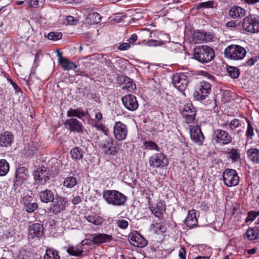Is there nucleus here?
Returning <instances> with one entry per match:
<instances>
[{"mask_svg": "<svg viewBox=\"0 0 259 259\" xmlns=\"http://www.w3.org/2000/svg\"><path fill=\"white\" fill-rule=\"evenodd\" d=\"M194 56L196 59L201 63H207L214 57L213 50L207 46H197L194 50Z\"/></svg>", "mask_w": 259, "mask_h": 259, "instance_id": "nucleus-1", "label": "nucleus"}, {"mask_svg": "<svg viewBox=\"0 0 259 259\" xmlns=\"http://www.w3.org/2000/svg\"><path fill=\"white\" fill-rule=\"evenodd\" d=\"M103 196L107 203L115 206L124 204L126 200L124 194L116 190H106L104 191Z\"/></svg>", "mask_w": 259, "mask_h": 259, "instance_id": "nucleus-2", "label": "nucleus"}, {"mask_svg": "<svg viewBox=\"0 0 259 259\" xmlns=\"http://www.w3.org/2000/svg\"><path fill=\"white\" fill-rule=\"evenodd\" d=\"M246 54V50L243 47L237 45H230L224 51L226 58L235 61L242 60Z\"/></svg>", "mask_w": 259, "mask_h": 259, "instance_id": "nucleus-3", "label": "nucleus"}, {"mask_svg": "<svg viewBox=\"0 0 259 259\" xmlns=\"http://www.w3.org/2000/svg\"><path fill=\"white\" fill-rule=\"evenodd\" d=\"M211 84L210 83L202 81L196 87L194 97L198 100H204L210 94Z\"/></svg>", "mask_w": 259, "mask_h": 259, "instance_id": "nucleus-4", "label": "nucleus"}, {"mask_svg": "<svg viewBox=\"0 0 259 259\" xmlns=\"http://www.w3.org/2000/svg\"><path fill=\"white\" fill-rule=\"evenodd\" d=\"M224 184L227 187L235 186L238 184L239 178L236 170L227 168L223 175Z\"/></svg>", "mask_w": 259, "mask_h": 259, "instance_id": "nucleus-5", "label": "nucleus"}, {"mask_svg": "<svg viewBox=\"0 0 259 259\" xmlns=\"http://www.w3.org/2000/svg\"><path fill=\"white\" fill-rule=\"evenodd\" d=\"M33 177L35 183L40 185H45L50 179V173L44 167L37 168L33 172Z\"/></svg>", "mask_w": 259, "mask_h": 259, "instance_id": "nucleus-6", "label": "nucleus"}, {"mask_svg": "<svg viewBox=\"0 0 259 259\" xmlns=\"http://www.w3.org/2000/svg\"><path fill=\"white\" fill-rule=\"evenodd\" d=\"M172 83L174 86L180 91L186 89L188 83L187 76L183 73H177L172 78Z\"/></svg>", "mask_w": 259, "mask_h": 259, "instance_id": "nucleus-7", "label": "nucleus"}, {"mask_svg": "<svg viewBox=\"0 0 259 259\" xmlns=\"http://www.w3.org/2000/svg\"><path fill=\"white\" fill-rule=\"evenodd\" d=\"M213 140L217 143L223 145L229 144L232 140L231 136L226 131L221 129H217L213 131Z\"/></svg>", "mask_w": 259, "mask_h": 259, "instance_id": "nucleus-8", "label": "nucleus"}, {"mask_svg": "<svg viewBox=\"0 0 259 259\" xmlns=\"http://www.w3.org/2000/svg\"><path fill=\"white\" fill-rule=\"evenodd\" d=\"M128 130L126 125L120 121L115 122L113 126V133L115 138L118 141L124 140L127 135Z\"/></svg>", "mask_w": 259, "mask_h": 259, "instance_id": "nucleus-9", "label": "nucleus"}, {"mask_svg": "<svg viewBox=\"0 0 259 259\" xmlns=\"http://www.w3.org/2000/svg\"><path fill=\"white\" fill-rule=\"evenodd\" d=\"M196 110L191 103H188L184 106L182 110V114L187 123H191L195 118Z\"/></svg>", "mask_w": 259, "mask_h": 259, "instance_id": "nucleus-10", "label": "nucleus"}, {"mask_svg": "<svg viewBox=\"0 0 259 259\" xmlns=\"http://www.w3.org/2000/svg\"><path fill=\"white\" fill-rule=\"evenodd\" d=\"M168 163L166 157L162 153H157L151 156L149 159V164L153 167H162Z\"/></svg>", "mask_w": 259, "mask_h": 259, "instance_id": "nucleus-11", "label": "nucleus"}, {"mask_svg": "<svg viewBox=\"0 0 259 259\" xmlns=\"http://www.w3.org/2000/svg\"><path fill=\"white\" fill-rule=\"evenodd\" d=\"M67 129L72 132L82 133L83 126L81 122L75 118H71L67 119L64 123Z\"/></svg>", "mask_w": 259, "mask_h": 259, "instance_id": "nucleus-12", "label": "nucleus"}, {"mask_svg": "<svg viewBox=\"0 0 259 259\" xmlns=\"http://www.w3.org/2000/svg\"><path fill=\"white\" fill-rule=\"evenodd\" d=\"M128 239L132 245L138 247H145L148 243L147 241L137 231L130 233Z\"/></svg>", "mask_w": 259, "mask_h": 259, "instance_id": "nucleus-13", "label": "nucleus"}, {"mask_svg": "<svg viewBox=\"0 0 259 259\" xmlns=\"http://www.w3.org/2000/svg\"><path fill=\"white\" fill-rule=\"evenodd\" d=\"M122 102L124 107L130 111H135L138 107L136 98L132 95H127L122 98Z\"/></svg>", "mask_w": 259, "mask_h": 259, "instance_id": "nucleus-14", "label": "nucleus"}, {"mask_svg": "<svg viewBox=\"0 0 259 259\" xmlns=\"http://www.w3.org/2000/svg\"><path fill=\"white\" fill-rule=\"evenodd\" d=\"M102 149L106 154L114 155L118 153V148L113 139L108 138L102 145Z\"/></svg>", "mask_w": 259, "mask_h": 259, "instance_id": "nucleus-15", "label": "nucleus"}, {"mask_svg": "<svg viewBox=\"0 0 259 259\" xmlns=\"http://www.w3.org/2000/svg\"><path fill=\"white\" fill-rule=\"evenodd\" d=\"M44 233V228L39 223H35L29 227L28 239H33L35 238L40 237Z\"/></svg>", "mask_w": 259, "mask_h": 259, "instance_id": "nucleus-16", "label": "nucleus"}, {"mask_svg": "<svg viewBox=\"0 0 259 259\" xmlns=\"http://www.w3.org/2000/svg\"><path fill=\"white\" fill-rule=\"evenodd\" d=\"M212 38V36L209 33L200 31H195L193 34L192 41L194 44L202 43L209 41Z\"/></svg>", "mask_w": 259, "mask_h": 259, "instance_id": "nucleus-17", "label": "nucleus"}, {"mask_svg": "<svg viewBox=\"0 0 259 259\" xmlns=\"http://www.w3.org/2000/svg\"><path fill=\"white\" fill-rule=\"evenodd\" d=\"M149 207L152 213L156 217H157L160 220H162L163 212L165 210V206L164 204L161 202H158L156 207H154L153 204L151 203L150 200L148 201Z\"/></svg>", "mask_w": 259, "mask_h": 259, "instance_id": "nucleus-18", "label": "nucleus"}, {"mask_svg": "<svg viewBox=\"0 0 259 259\" xmlns=\"http://www.w3.org/2000/svg\"><path fill=\"white\" fill-rule=\"evenodd\" d=\"M191 139L195 143L201 145L204 137L199 126H194L190 132Z\"/></svg>", "mask_w": 259, "mask_h": 259, "instance_id": "nucleus-19", "label": "nucleus"}, {"mask_svg": "<svg viewBox=\"0 0 259 259\" xmlns=\"http://www.w3.org/2000/svg\"><path fill=\"white\" fill-rule=\"evenodd\" d=\"M67 203L65 198L58 197L56 198L55 204L50 208V210L53 212L58 213L64 210Z\"/></svg>", "mask_w": 259, "mask_h": 259, "instance_id": "nucleus-20", "label": "nucleus"}, {"mask_svg": "<svg viewBox=\"0 0 259 259\" xmlns=\"http://www.w3.org/2000/svg\"><path fill=\"white\" fill-rule=\"evenodd\" d=\"M14 140V136L9 132H5L0 135V146L7 147L11 146Z\"/></svg>", "mask_w": 259, "mask_h": 259, "instance_id": "nucleus-21", "label": "nucleus"}, {"mask_svg": "<svg viewBox=\"0 0 259 259\" xmlns=\"http://www.w3.org/2000/svg\"><path fill=\"white\" fill-rule=\"evenodd\" d=\"M246 11L239 6L232 7L228 12V15L233 19L242 18L245 15Z\"/></svg>", "mask_w": 259, "mask_h": 259, "instance_id": "nucleus-22", "label": "nucleus"}, {"mask_svg": "<svg viewBox=\"0 0 259 259\" xmlns=\"http://www.w3.org/2000/svg\"><path fill=\"white\" fill-rule=\"evenodd\" d=\"M112 239V236L106 234L100 233L98 234L95 235L92 239V241L95 244H100L102 243L109 242Z\"/></svg>", "mask_w": 259, "mask_h": 259, "instance_id": "nucleus-23", "label": "nucleus"}, {"mask_svg": "<svg viewBox=\"0 0 259 259\" xmlns=\"http://www.w3.org/2000/svg\"><path fill=\"white\" fill-rule=\"evenodd\" d=\"M247 156L253 163H259V149L251 147L247 151Z\"/></svg>", "mask_w": 259, "mask_h": 259, "instance_id": "nucleus-24", "label": "nucleus"}, {"mask_svg": "<svg viewBox=\"0 0 259 259\" xmlns=\"http://www.w3.org/2000/svg\"><path fill=\"white\" fill-rule=\"evenodd\" d=\"M185 223L190 228L197 226V220L195 216L194 210H191L188 211V215L185 220Z\"/></svg>", "mask_w": 259, "mask_h": 259, "instance_id": "nucleus-25", "label": "nucleus"}, {"mask_svg": "<svg viewBox=\"0 0 259 259\" xmlns=\"http://www.w3.org/2000/svg\"><path fill=\"white\" fill-rule=\"evenodd\" d=\"M39 198L43 202L48 203L53 202L54 200V195L50 190L46 189L39 193Z\"/></svg>", "mask_w": 259, "mask_h": 259, "instance_id": "nucleus-26", "label": "nucleus"}, {"mask_svg": "<svg viewBox=\"0 0 259 259\" xmlns=\"http://www.w3.org/2000/svg\"><path fill=\"white\" fill-rule=\"evenodd\" d=\"M122 85V88L123 90H126L130 92H132L136 88L135 83L131 78L126 76L123 77Z\"/></svg>", "mask_w": 259, "mask_h": 259, "instance_id": "nucleus-27", "label": "nucleus"}, {"mask_svg": "<svg viewBox=\"0 0 259 259\" xmlns=\"http://www.w3.org/2000/svg\"><path fill=\"white\" fill-rule=\"evenodd\" d=\"M255 15H250L246 17L242 22V27L246 31L251 32V27L253 25V21Z\"/></svg>", "mask_w": 259, "mask_h": 259, "instance_id": "nucleus-28", "label": "nucleus"}, {"mask_svg": "<svg viewBox=\"0 0 259 259\" xmlns=\"http://www.w3.org/2000/svg\"><path fill=\"white\" fill-rule=\"evenodd\" d=\"M29 176L28 170L25 167H20L17 168L16 173L17 181L26 180Z\"/></svg>", "mask_w": 259, "mask_h": 259, "instance_id": "nucleus-29", "label": "nucleus"}, {"mask_svg": "<svg viewBox=\"0 0 259 259\" xmlns=\"http://www.w3.org/2000/svg\"><path fill=\"white\" fill-rule=\"evenodd\" d=\"M226 156L230 159L232 162L237 161L240 159V154L236 149H228L226 152Z\"/></svg>", "mask_w": 259, "mask_h": 259, "instance_id": "nucleus-30", "label": "nucleus"}, {"mask_svg": "<svg viewBox=\"0 0 259 259\" xmlns=\"http://www.w3.org/2000/svg\"><path fill=\"white\" fill-rule=\"evenodd\" d=\"M84 151L82 149L76 147L70 151V155L72 159L75 160L81 159L83 157Z\"/></svg>", "mask_w": 259, "mask_h": 259, "instance_id": "nucleus-31", "label": "nucleus"}, {"mask_svg": "<svg viewBox=\"0 0 259 259\" xmlns=\"http://www.w3.org/2000/svg\"><path fill=\"white\" fill-rule=\"evenodd\" d=\"M85 219L90 223L95 225H100L102 224L104 220L103 219L97 215L96 214H92L85 217Z\"/></svg>", "mask_w": 259, "mask_h": 259, "instance_id": "nucleus-32", "label": "nucleus"}, {"mask_svg": "<svg viewBox=\"0 0 259 259\" xmlns=\"http://www.w3.org/2000/svg\"><path fill=\"white\" fill-rule=\"evenodd\" d=\"M86 115V113L80 108L76 109H70L67 112V116L68 117H76L79 119H81L82 117Z\"/></svg>", "mask_w": 259, "mask_h": 259, "instance_id": "nucleus-33", "label": "nucleus"}, {"mask_svg": "<svg viewBox=\"0 0 259 259\" xmlns=\"http://www.w3.org/2000/svg\"><path fill=\"white\" fill-rule=\"evenodd\" d=\"M61 61L60 62V64L62 67L65 70H69L71 69L76 68L77 66L74 63L69 61L66 58H61Z\"/></svg>", "mask_w": 259, "mask_h": 259, "instance_id": "nucleus-34", "label": "nucleus"}, {"mask_svg": "<svg viewBox=\"0 0 259 259\" xmlns=\"http://www.w3.org/2000/svg\"><path fill=\"white\" fill-rule=\"evenodd\" d=\"M246 235L248 239L255 240L259 237V229L257 227L250 228L246 231Z\"/></svg>", "mask_w": 259, "mask_h": 259, "instance_id": "nucleus-35", "label": "nucleus"}, {"mask_svg": "<svg viewBox=\"0 0 259 259\" xmlns=\"http://www.w3.org/2000/svg\"><path fill=\"white\" fill-rule=\"evenodd\" d=\"M102 17L98 13H92L88 16V23L90 24H98L101 20Z\"/></svg>", "mask_w": 259, "mask_h": 259, "instance_id": "nucleus-36", "label": "nucleus"}, {"mask_svg": "<svg viewBox=\"0 0 259 259\" xmlns=\"http://www.w3.org/2000/svg\"><path fill=\"white\" fill-rule=\"evenodd\" d=\"M9 163L5 159L0 160V176H5L9 171Z\"/></svg>", "mask_w": 259, "mask_h": 259, "instance_id": "nucleus-37", "label": "nucleus"}, {"mask_svg": "<svg viewBox=\"0 0 259 259\" xmlns=\"http://www.w3.org/2000/svg\"><path fill=\"white\" fill-rule=\"evenodd\" d=\"M63 184L66 188H72L76 185V179L73 177H68L65 179Z\"/></svg>", "mask_w": 259, "mask_h": 259, "instance_id": "nucleus-38", "label": "nucleus"}, {"mask_svg": "<svg viewBox=\"0 0 259 259\" xmlns=\"http://www.w3.org/2000/svg\"><path fill=\"white\" fill-rule=\"evenodd\" d=\"M44 258V259H59L60 257L57 251L48 249H47Z\"/></svg>", "mask_w": 259, "mask_h": 259, "instance_id": "nucleus-39", "label": "nucleus"}, {"mask_svg": "<svg viewBox=\"0 0 259 259\" xmlns=\"http://www.w3.org/2000/svg\"><path fill=\"white\" fill-rule=\"evenodd\" d=\"M68 253L72 256H78L81 254L83 251L81 248L77 246H69L67 249Z\"/></svg>", "mask_w": 259, "mask_h": 259, "instance_id": "nucleus-40", "label": "nucleus"}, {"mask_svg": "<svg viewBox=\"0 0 259 259\" xmlns=\"http://www.w3.org/2000/svg\"><path fill=\"white\" fill-rule=\"evenodd\" d=\"M45 0H28V5L30 8H36L43 5Z\"/></svg>", "mask_w": 259, "mask_h": 259, "instance_id": "nucleus-41", "label": "nucleus"}, {"mask_svg": "<svg viewBox=\"0 0 259 259\" xmlns=\"http://www.w3.org/2000/svg\"><path fill=\"white\" fill-rule=\"evenodd\" d=\"M227 71L229 75L233 78H237L239 75V70L233 66H229L227 68Z\"/></svg>", "mask_w": 259, "mask_h": 259, "instance_id": "nucleus-42", "label": "nucleus"}, {"mask_svg": "<svg viewBox=\"0 0 259 259\" xmlns=\"http://www.w3.org/2000/svg\"><path fill=\"white\" fill-rule=\"evenodd\" d=\"M258 216H259V211H250L248 212L245 222H252Z\"/></svg>", "mask_w": 259, "mask_h": 259, "instance_id": "nucleus-43", "label": "nucleus"}, {"mask_svg": "<svg viewBox=\"0 0 259 259\" xmlns=\"http://www.w3.org/2000/svg\"><path fill=\"white\" fill-rule=\"evenodd\" d=\"M62 37V34L61 32H51L48 34V39L52 40H57L61 39Z\"/></svg>", "mask_w": 259, "mask_h": 259, "instance_id": "nucleus-44", "label": "nucleus"}, {"mask_svg": "<svg viewBox=\"0 0 259 259\" xmlns=\"http://www.w3.org/2000/svg\"><path fill=\"white\" fill-rule=\"evenodd\" d=\"M145 149L148 150H156L159 151V148L156 144L152 141H145L144 142Z\"/></svg>", "mask_w": 259, "mask_h": 259, "instance_id": "nucleus-45", "label": "nucleus"}, {"mask_svg": "<svg viewBox=\"0 0 259 259\" xmlns=\"http://www.w3.org/2000/svg\"><path fill=\"white\" fill-rule=\"evenodd\" d=\"M251 33H256L259 32V17L255 15L253 21V25L251 27Z\"/></svg>", "mask_w": 259, "mask_h": 259, "instance_id": "nucleus-46", "label": "nucleus"}, {"mask_svg": "<svg viewBox=\"0 0 259 259\" xmlns=\"http://www.w3.org/2000/svg\"><path fill=\"white\" fill-rule=\"evenodd\" d=\"M214 2L212 1H207L206 2L200 3L197 6V9H199L201 8H212L214 7Z\"/></svg>", "mask_w": 259, "mask_h": 259, "instance_id": "nucleus-47", "label": "nucleus"}, {"mask_svg": "<svg viewBox=\"0 0 259 259\" xmlns=\"http://www.w3.org/2000/svg\"><path fill=\"white\" fill-rule=\"evenodd\" d=\"M38 207V204L36 202H32L27 204V206L25 207L26 211L28 213H32Z\"/></svg>", "mask_w": 259, "mask_h": 259, "instance_id": "nucleus-48", "label": "nucleus"}, {"mask_svg": "<svg viewBox=\"0 0 259 259\" xmlns=\"http://www.w3.org/2000/svg\"><path fill=\"white\" fill-rule=\"evenodd\" d=\"M229 127L231 130H233L238 126L241 125V123L240 121L237 119H234L232 120L229 124Z\"/></svg>", "mask_w": 259, "mask_h": 259, "instance_id": "nucleus-49", "label": "nucleus"}, {"mask_svg": "<svg viewBox=\"0 0 259 259\" xmlns=\"http://www.w3.org/2000/svg\"><path fill=\"white\" fill-rule=\"evenodd\" d=\"M253 128L251 125L250 122H248L247 130L246 133V136L247 139H251L253 136Z\"/></svg>", "mask_w": 259, "mask_h": 259, "instance_id": "nucleus-50", "label": "nucleus"}, {"mask_svg": "<svg viewBox=\"0 0 259 259\" xmlns=\"http://www.w3.org/2000/svg\"><path fill=\"white\" fill-rule=\"evenodd\" d=\"M156 227L155 231L156 232L158 231L160 232H164L166 230L165 226L160 223H156V225L152 224L151 225V227Z\"/></svg>", "mask_w": 259, "mask_h": 259, "instance_id": "nucleus-51", "label": "nucleus"}, {"mask_svg": "<svg viewBox=\"0 0 259 259\" xmlns=\"http://www.w3.org/2000/svg\"><path fill=\"white\" fill-rule=\"evenodd\" d=\"M117 226L121 229H125L127 227L128 223L124 220H119L117 222Z\"/></svg>", "mask_w": 259, "mask_h": 259, "instance_id": "nucleus-52", "label": "nucleus"}, {"mask_svg": "<svg viewBox=\"0 0 259 259\" xmlns=\"http://www.w3.org/2000/svg\"><path fill=\"white\" fill-rule=\"evenodd\" d=\"M154 259H162L163 258V251L161 250H154Z\"/></svg>", "mask_w": 259, "mask_h": 259, "instance_id": "nucleus-53", "label": "nucleus"}, {"mask_svg": "<svg viewBox=\"0 0 259 259\" xmlns=\"http://www.w3.org/2000/svg\"><path fill=\"white\" fill-rule=\"evenodd\" d=\"M131 47L130 43L123 42L118 47L117 49L121 51H125L128 50Z\"/></svg>", "mask_w": 259, "mask_h": 259, "instance_id": "nucleus-54", "label": "nucleus"}, {"mask_svg": "<svg viewBox=\"0 0 259 259\" xmlns=\"http://www.w3.org/2000/svg\"><path fill=\"white\" fill-rule=\"evenodd\" d=\"M32 199L31 197L25 196L23 198L21 203L24 205L25 207H26L27 206V204L32 203Z\"/></svg>", "mask_w": 259, "mask_h": 259, "instance_id": "nucleus-55", "label": "nucleus"}, {"mask_svg": "<svg viewBox=\"0 0 259 259\" xmlns=\"http://www.w3.org/2000/svg\"><path fill=\"white\" fill-rule=\"evenodd\" d=\"M147 45L148 46H150V47H151V46L156 47V46L160 45L159 42L158 41L154 40V39H151V40H148L147 42Z\"/></svg>", "mask_w": 259, "mask_h": 259, "instance_id": "nucleus-56", "label": "nucleus"}, {"mask_svg": "<svg viewBox=\"0 0 259 259\" xmlns=\"http://www.w3.org/2000/svg\"><path fill=\"white\" fill-rule=\"evenodd\" d=\"M73 198L72 199L71 202L74 204H77L81 202V199L80 197H79V196H74L73 195Z\"/></svg>", "mask_w": 259, "mask_h": 259, "instance_id": "nucleus-57", "label": "nucleus"}, {"mask_svg": "<svg viewBox=\"0 0 259 259\" xmlns=\"http://www.w3.org/2000/svg\"><path fill=\"white\" fill-rule=\"evenodd\" d=\"M179 256L181 259H186V250L184 248H181L179 253Z\"/></svg>", "mask_w": 259, "mask_h": 259, "instance_id": "nucleus-58", "label": "nucleus"}, {"mask_svg": "<svg viewBox=\"0 0 259 259\" xmlns=\"http://www.w3.org/2000/svg\"><path fill=\"white\" fill-rule=\"evenodd\" d=\"M244 2L250 5H255L257 3H259V0H244Z\"/></svg>", "mask_w": 259, "mask_h": 259, "instance_id": "nucleus-59", "label": "nucleus"}, {"mask_svg": "<svg viewBox=\"0 0 259 259\" xmlns=\"http://www.w3.org/2000/svg\"><path fill=\"white\" fill-rule=\"evenodd\" d=\"M66 20L70 24H73L75 21L74 17L71 16H67Z\"/></svg>", "mask_w": 259, "mask_h": 259, "instance_id": "nucleus-60", "label": "nucleus"}, {"mask_svg": "<svg viewBox=\"0 0 259 259\" xmlns=\"http://www.w3.org/2000/svg\"><path fill=\"white\" fill-rule=\"evenodd\" d=\"M12 84L16 92H21L20 88L17 85V84L15 82H12Z\"/></svg>", "mask_w": 259, "mask_h": 259, "instance_id": "nucleus-61", "label": "nucleus"}, {"mask_svg": "<svg viewBox=\"0 0 259 259\" xmlns=\"http://www.w3.org/2000/svg\"><path fill=\"white\" fill-rule=\"evenodd\" d=\"M226 26L228 27H235L236 23L234 21H229L226 23Z\"/></svg>", "mask_w": 259, "mask_h": 259, "instance_id": "nucleus-62", "label": "nucleus"}, {"mask_svg": "<svg viewBox=\"0 0 259 259\" xmlns=\"http://www.w3.org/2000/svg\"><path fill=\"white\" fill-rule=\"evenodd\" d=\"M95 118L98 121H100L102 119V114L101 112H98L96 114Z\"/></svg>", "mask_w": 259, "mask_h": 259, "instance_id": "nucleus-63", "label": "nucleus"}, {"mask_svg": "<svg viewBox=\"0 0 259 259\" xmlns=\"http://www.w3.org/2000/svg\"><path fill=\"white\" fill-rule=\"evenodd\" d=\"M137 40V35L136 34H132L130 38V40L133 41V42L136 41Z\"/></svg>", "mask_w": 259, "mask_h": 259, "instance_id": "nucleus-64", "label": "nucleus"}]
</instances>
